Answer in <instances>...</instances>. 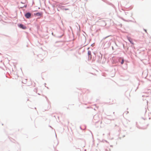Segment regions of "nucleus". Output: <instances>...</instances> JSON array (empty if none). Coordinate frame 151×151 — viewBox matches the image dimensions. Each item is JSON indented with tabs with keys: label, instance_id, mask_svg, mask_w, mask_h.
I'll list each match as a JSON object with an SVG mask.
<instances>
[{
	"label": "nucleus",
	"instance_id": "nucleus-1",
	"mask_svg": "<svg viewBox=\"0 0 151 151\" xmlns=\"http://www.w3.org/2000/svg\"><path fill=\"white\" fill-rule=\"evenodd\" d=\"M88 59L89 60H91L92 59V55H91V52L90 51H88Z\"/></svg>",
	"mask_w": 151,
	"mask_h": 151
},
{
	"label": "nucleus",
	"instance_id": "nucleus-2",
	"mask_svg": "<svg viewBox=\"0 0 151 151\" xmlns=\"http://www.w3.org/2000/svg\"><path fill=\"white\" fill-rule=\"evenodd\" d=\"M25 17L27 18H29L31 16V14L29 13H27L25 14Z\"/></svg>",
	"mask_w": 151,
	"mask_h": 151
},
{
	"label": "nucleus",
	"instance_id": "nucleus-3",
	"mask_svg": "<svg viewBox=\"0 0 151 151\" xmlns=\"http://www.w3.org/2000/svg\"><path fill=\"white\" fill-rule=\"evenodd\" d=\"M19 27L23 29H25L26 28V26L21 24H20L19 25Z\"/></svg>",
	"mask_w": 151,
	"mask_h": 151
},
{
	"label": "nucleus",
	"instance_id": "nucleus-4",
	"mask_svg": "<svg viewBox=\"0 0 151 151\" xmlns=\"http://www.w3.org/2000/svg\"><path fill=\"white\" fill-rule=\"evenodd\" d=\"M35 15L37 16H41L42 14V13H37L36 14H35Z\"/></svg>",
	"mask_w": 151,
	"mask_h": 151
},
{
	"label": "nucleus",
	"instance_id": "nucleus-5",
	"mask_svg": "<svg viewBox=\"0 0 151 151\" xmlns=\"http://www.w3.org/2000/svg\"><path fill=\"white\" fill-rule=\"evenodd\" d=\"M128 40L132 44H134V43L132 42V39L130 38H128Z\"/></svg>",
	"mask_w": 151,
	"mask_h": 151
},
{
	"label": "nucleus",
	"instance_id": "nucleus-6",
	"mask_svg": "<svg viewBox=\"0 0 151 151\" xmlns=\"http://www.w3.org/2000/svg\"><path fill=\"white\" fill-rule=\"evenodd\" d=\"M124 63V59H122V61L121 63V64H123Z\"/></svg>",
	"mask_w": 151,
	"mask_h": 151
},
{
	"label": "nucleus",
	"instance_id": "nucleus-7",
	"mask_svg": "<svg viewBox=\"0 0 151 151\" xmlns=\"http://www.w3.org/2000/svg\"><path fill=\"white\" fill-rule=\"evenodd\" d=\"M111 36V35H109V36H107V37H105V38H104L103 39H106V38H107V37H109V36Z\"/></svg>",
	"mask_w": 151,
	"mask_h": 151
},
{
	"label": "nucleus",
	"instance_id": "nucleus-8",
	"mask_svg": "<svg viewBox=\"0 0 151 151\" xmlns=\"http://www.w3.org/2000/svg\"><path fill=\"white\" fill-rule=\"evenodd\" d=\"M145 31H146V30H145Z\"/></svg>",
	"mask_w": 151,
	"mask_h": 151
}]
</instances>
